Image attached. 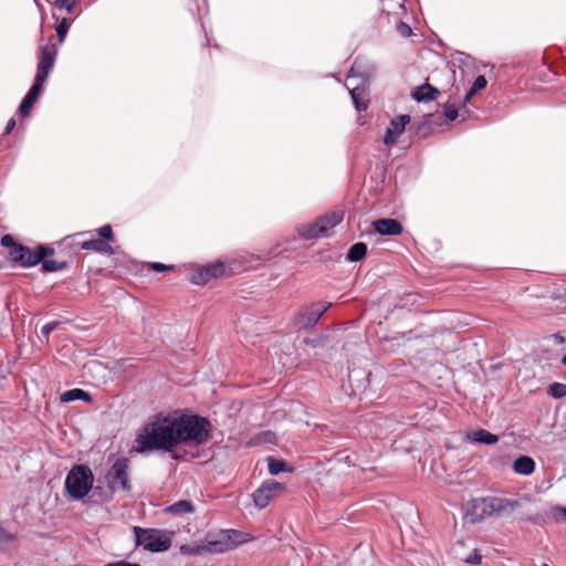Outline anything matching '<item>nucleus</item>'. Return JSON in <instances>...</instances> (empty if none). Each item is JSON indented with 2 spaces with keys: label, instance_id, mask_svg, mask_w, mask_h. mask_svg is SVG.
Segmentation results:
<instances>
[{
  "label": "nucleus",
  "instance_id": "obj_1",
  "mask_svg": "<svg viewBox=\"0 0 566 566\" xmlns=\"http://www.w3.org/2000/svg\"><path fill=\"white\" fill-rule=\"evenodd\" d=\"M176 424L175 411H161L150 416L136 434L135 450L138 453L171 452L177 447Z\"/></svg>",
  "mask_w": 566,
  "mask_h": 566
},
{
  "label": "nucleus",
  "instance_id": "obj_2",
  "mask_svg": "<svg viewBox=\"0 0 566 566\" xmlns=\"http://www.w3.org/2000/svg\"><path fill=\"white\" fill-rule=\"evenodd\" d=\"M175 413L178 430L177 446L182 443L199 446L209 440L211 424L206 418L184 413L180 410H175Z\"/></svg>",
  "mask_w": 566,
  "mask_h": 566
},
{
  "label": "nucleus",
  "instance_id": "obj_3",
  "mask_svg": "<svg viewBox=\"0 0 566 566\" xmlns=\"http://www.w3.org/2000/svg\"><path fill=\"white\" fill-rule=\"evenodd\" d=\"M244 534L234 530H223L213 536H208L205 543L189 551L191 554H220L233 549L243 543Z\"/></svg>",
  "mask_w": 566,
  "mask_h": 566
},
{
  "label": "nucleus",
  "instance_id": "obj_4",
  "mask_svg": "<svg viewBox=\"0 0 566 566\" xmlns=\"http://www.w3.org/2000/svg\"><path fill=\"white\" fill-rule=\"evenodd\" d=\"M94 484V474L85 464L74 465L65 478V490L72 500L84 499Z\"/></svg>",
  "mask_w": 566,
  "mask_h": 566
},
{
  "label": "nucleus",
  "instance_id": "obj_5",
  "mask_svg": "<svg viewBox=\"0 0 566 566\" xmlns=\"http://www.w3.org/2000/svg\"><path fill=\"white\" fill-rule=\"evenodd\" d=\"M343 220L342 211H332L313 223L298 228V234L306 240L319 239L331 235L333 229Z\"/></svg>",
  "mask_w": 566,
  "mask_h": 566
},
{
  "label": "nucleus",
  "instance_id": "obj_6",
  "mask_svg": "<svg viewBox=\"0 0 566 566\" xmlns=\"http://www.w3.org/2000/svg\"><path fill=\"white\" fill-rule=\"evenodd\" d=\"M136 545L149 552H165L171 546L170 537L160 530L134 527Z\"/></svg>",
  "mask_w": 566,
  "mask_h": 566
},
{
  "label": "nucleus",
  "instance_id": "obj_7",
  "mask_svg": "<svg viewBox=\"0 0 566 566\" xmlns=\"http://www.w3.org/2000/svg\"><path fill=\"white\" fill-rule=\"evenodd\" d=\"M129 463L127 458H119L107 471L105 479L112 492H129L132 490L129 482Z\"/></svg>",
  "mask_w": 566,
  "mask_h": 566
},
{
  "label": "nucleus",
  "instance_id": "obj_8",
  "mask_svg": "<svg viewBox=\"0 0 566 566\" xmlns=\"http://www.w3.org/2000/svg\"><path fill=\"white\" fill-rule=\"evenodd\" d=\"M285 490L284 484L275 481L268 480L261 484V486L253 493L254 504L259 509L266 507L270 502L279 497Z\"/></svg>",
  "mask_w": 566,
  "mask_h": 566
},
{
  "label": "nucleus",
  "instance_id": "obj_9",
  "mask_svg": "<svg viewBox=\"0 0 566 566\" xmlns=\"http://www.w3.org/2000/svg\"><path fill=\"white\" fill-rule=\"evenodd\" d=\"M467 517L471 523H480L493 517L491 496L472 499L468 503Z\"/></svg>",
  "mask_w": 566,
  "mask_h": 566
},
{
  "label": "nucleus",
  "instance_id": "obj_10",
  "mask_svg": "<svg viewBox=\"0 0 566 566\" xmlns=\"http://www.w3.org/2000/svg\"><path fill=\"white\" fill-rule=\"evenodd\" d=\"M57 55V48L54 43L45 44L41 50L40 61L36 71V82H45L50 71L54 66L55 57Z\"/></svg>",
  "mask_w": 566,
  "mask_h": 566
},
{
  "label": "nucleus",
  "instance_id": "obj_11",
  "mask_svg": "<svg viewBox=\"0 0 566 566\" xmlns=\"http://www.w3.org/2000/svg\"><path fill=\"white\" fill-rule=\"evenodd\" d=\"M329 306L331 303H315L304 308L296 317V326L298 328L313 327Z\"/></svg>",
  "mask_w": 566,
  "mask_h": 566
},
{
  "label": "nucleus",
  "instance_id": "obj_12",
  "mask_svg": "<svg viewBox=\"0 0 566 566\" xmlns=\"http://www.w3.org/2000/svg\"><path fill=\"white\" fill-rule=\"evenodd\" d=\"M410 122L409 115H400L390 122L386 129L384 143L386 145H395L399 136L403 133L406 125Z\"/></svg>",
  "mask_w": 566,
  "mask_h": 566
},
{
  "label": "nucleus",
  "instance_id": "obj_13",
  "mask_svg": "<svg viewBox=\"0 0 566 566\" xmlns=\"http://www.w3.org/2000/svg\"><path fill=\"white\" fill-rule=\"evenodd\" d=\"M491 503L493 517L509 515L521 506L518 501L501 496H491Z\"/></svg>",
  "mask_w": 566,
  "mask_h": 566
},
{
  "label": "nucleus",
  "instance_id": "obj_14",
  "mask_svg": "<svg viewBox=\"0 0 566 566\" xmlns=\"http://www.w3.org/2000/svg\"><path fill=\"white\" fill-rule=\"evenodd\" d=\"M373 228L380 235H398L402 232L400 222L389 218L374 221Z\"/></svg>",
  "mask_w": 566,
  "mask_h": 566
},
{
  "label": "nucleus",
  "instance_id": "obj_15",
  "mask_svg": "<svg viewBox=\"0 0 566 566\" xmlns=\"http://www.w3.org/2000/svg\"><path fill=\"white\" fill-rule=\"evenodd\" d=\"M43 84H44V82H36V78H34V83H33L32 87L30 88L29 93L23 98V101L19 107V113L22 116H24V117L29 116L34 103L38 101L39 96L41 95Z\"/></svg>",
  "mask_w": 566,
  "mask_h": 566
},
{
  "label": "nucleus",
  "instance_id": "obj_16",
  "mask_svg": "<svg viewBox=\"0 0 566 566\" xmlns=\"http://www.w3.org/2000/svg\"><path fill=\"white\" fill-rule=\"evenodd\" d=\"M48 254H53V250L44 248L43 245H39L35 250L25 248V253H23V259L20 260V264L23 266L35 265Z\"/></svg>",
  "mask_w": 566,
  "mask_h": 566
},
{
  "label": "nucleus",
  "instance_id": "obj_17",
  "mask_svg": "<svg viewBox=\"0 0 566 566\" xmlns=\"http://www.w3.org/2000/svg\"><path fill=\"white\" fill-rule=\"evenodd\" d=\"M440 92L428 83L417 86L411 96L418 102L433 101L438 97Z\"/></svg>",
  "mask_w": 566,
  "mask_h": 566
},
{
  "label": "nucleus",
  "instance_id": "obj_18",
  "mask_svg": "<svg viewBox=\"0 0 566 566\" xmlns=\"http://www.w3.org/2000/svg\"><path fill=\"white\" fill-rule=\"evenodd\" d=\"M83 250H93L98 253L114 254L115 251L108 242L102 239H92L81 243Z\"/></svg>",
  "mask_w": 566,
  "mask_h": 566
},
{
  "label": "nucleus",
  "instance_id": "obj_19",
  "mask_svg": "<svg viewBox=\"0 0 566 566\" xmlns=\"http://www.w3.org/2000/svg\"><path fill=\"white\" fill-rule=\"evenodd\" d=\"M513 470L521 475H530L535 470V462L531 457L521 455L513 462Z\"/></svg>",
  "mask_w": 566,
  "mask_h": 566
},
{
  "label": "nucleus",
  "instance_id": "obj_20",
  "mask_svg": "<svg viewBox=\"0 0 566 566\" xmlns=\"http://www.w3.org/2000/svg\"><path fill=\"white\" fill-rule=\"evenodd\" d=\"M468 438L475 443L494 444L499 437L486 430L480 429L468 434Z\"/></svg>",
  "mask_w": 566,
  "mask_h": 566
},
{
  "label": "nucleus",
  "instance_id": "obj_21",
  "mask_svg": "<svg viewBox=\"0 0 566 566\" xmlns=\"http://www.w3.org/2000/svg\"><path fill=\"white\" fill-rule=\"evenodd\" d=\"M350 95L357 111H364L367 108L368 99L366 98L364 88L354 87L350 90Z\"/></svg>",
  "mask_w": 566,
  "mask_h": 566
},
{
  "label": "nucleus",
  "instance_id": "obj_22",
  "mask_svg": "<svg viewBox=\"0 0 566 566\" xmlns=\"http://www.w3.org/2000/svg\"><path fill=\"white\" fill-rule=\"evenodd\" d=\"M77 399L88 401L91 399V396L87 391H84L78 388L67 390L61 396V400L63 402H69V401L77 400Z\"/></svg>",
  "mask_w": 566,
  "mask_h": 566
},
{
  "label": "nucleus",
  "instance_id": "obj_23",
  "mask_svg": "<svg viewBox=\"0 0 566 566\" xmlns=\"http://www.w3.org/2000/svg\"><path fill=\"white\" fill-rule=\"evenodd\" d=\"M367 252V245L363 242L355 243L348 251L347 259L352 262L360 261Z\"/></svg>",
  "mask_w": 566,
  "mask_h": 566
},
{
  "label": "nucleus",
  "instance_id": "obj_24",
  "mask_svg": "<svg viewBox=\"0 0 566 566\" xmlns=\"http://www.w3.org/2000/svg\"><path fill=\"white\" fill-rule=\"evenodd\" d=\"M167 512L172 514H188L193 512V505L189 501H178L167 507Z\"/></svg>",
  "mask_w": 566,
  "mask_h": 566
},
{
  "label": "nucleus",
  "instance_id": "obj_25",
  "mask_svg": "<svg viewBox=\"0 0 566 566\" xmlns=\"http://www.w3.org/2000/svg\"><path fill=\"white\" fill-rule=\"evenodd\" d=\"M224 265L223 263L220 262L212 263L206 266V275H209L210 280L222 276L224 274Z\"/></svg>",
  "mask_w": 566,
  "mask_h": 566
},
{
  "label": "nucleus",
  "instance_id": "obj_26",
  "mask_svg": "<svg viewBox=\"0 0 566 566\" xmlns=\"http://www.w3.org/2000/svg\"><path fill=\"white\" fill-rule=\"evenodd\" d=\"M70 21L66 18H63L59 25L56 27V35L60 43H63L65 40V36L70 29Z\"/></svg>",
  "mask_w": 566,
  "mask_h": 566
},
{
  "label": "nucleus",
  "instance_id": "obj_27",
  "mask_svg": "<svg viewBox=\"0 0 566 566\" xmlns=\"http://www.w3.org/2000/svg\"><path fill=\"white\" fill-rule=\"evenodd\" d=\"M66 266V262H59L55 260H44L42 263V270L44 272H54L62 270Z\"/></svg>",
  "mask_w": 566,
  "mask_h": 566
},
{
  "label": "nucleus",
  "instance_id": "obj_28",
  "mask_svg": "<svg viewBox=\"0 0 566 566\" xmlns=\"http://www.w3.org/2000/svg\"><path fill=\"white\" fill-rule=\"evenodd\" d=\"M206 266H203L191 275L190 281L197 285L206 284L210 281L209 275H206Z\"/></svg>",
  "mask_w": 566,
  "mask_h": 566
},
{
  "label": "nucleus",
  "instance_id": "obj_29",
  "mask_svg": "<svg viewBox=\"0 0 566 566\" xmlns=\"http://www.w3.org/2000/svg\"><path fill=\"white\" fill-rule=\"evenodd\" d=\"M23 253H25V247L23 245H19V244H15L10 251H9V255H10V259L14 262V263H20V260L23 259Z\"/></svg>",
  "mask_w": 566,
  "mask_h": 566
},
{
  "label": "nucleus",
  "instance_id": "obj_30",
  "mask_svg": "<svg viewBox=\"0 0 566 566\" xmlns=\"http://www.w3.org/2000/svg\"><path fill=\"white\" fill-rule=\"evenodd\" d=\"M549 394L555 398H563L566 396V385L554 382L549 386Z\"/></svg>",
  "mask_w": 566,
  "mask_h": 566
},
{
  "label": "nucleus",
  "instance_id": "obj_31",
  "mask_svg": "<svg viewBox=\"0 0 566 566\" xmlns=\"http://www.w3.org/2000/svg\"><path fill=\"white\" fill-rule=\"evenodd\" d=\"M285 470V462L275 459H269V472L276 475Z\"/></svg>",
  "mask_w": 566,
  "mask_h": 566
},
{
  "label": "nucleus",
  "instance_id": "obj_32",
  "mask_svg": "<svg viewBox=\"0 0 566 566\" xmlns=\"http://www.w3.org/2000/svg\"><path fill=\"white\" fill-rule=\"evenodd\" d=\"M97 234L101 237L102 240L105 242L114 241V233L113 229L109 224H105L96 230Z\"/></svg>",
  "mask_w": 566,
  "mask_h": 566
},
{
  "label": "nucleus",
  "instance_id": "obj_33",
  "mask_svg": "<svg viewBox=\"0 0 566 566\" xmlns=\"http://www.w3.org/2000/svg\"><path fill=\"white\" fill-rule=\"evenodd\" d=\"M13 541V536L0 527V552L6 549Z\"/></svg>",
  "mask_w": 566,
  "mask_h": 566
},
{
  "label": "nucleus",
  "instance_id": "obj_34",
  "mask_svg": "<svg viewBox=\"0 0 566 566\" xmlns=\"http://www.w3.org/2000/svg\"><path fill=\"white\" fill-rule=\"evenodd\" d=\"M551 515L556 522L564 521L566 520V507L554 506L551 511Z\"/></svg>",
  "mask_w": 566,
  "mask_h": 566
},
{
  "label": "nucleus",
  "instance_id": "obj_35",
  "mask_svg": "<svg viewBox=\"0 0 566 566\" xmlns=\"http://www.w3.org/2000/svg\"><path fill=\"white\" fill-rule=\"evenodd\" d=\"M482 556L479 554V552L475 549L473 551L468 557H465V563L471 565H478L481 563Z\"/></svg>",
  "mask_w": 566,
  "mask_h": 566
},
{
  "label": "nucleus",
  "instance_id": "obj_36",
  "mask_svg": "<svg viewBox=\"0 0 566 566\" xmlns=\"http://www.w3.org/2000/svg\"><path fill=\"white\" fill-rule=\"evenodd\" d=\"M488 82L483 75H479L473 83V92H479L486 86Z\"/></svg>",
  "mask_w": 566,
  "mask_h": 566
},
{
  "label": "nucleus",
  "instance_id": "obj_37",
  "mask_svg": "<svg viewBox=\"0 0 566 566\" xmlns=\"http://www.w3.org/2000/svg\"><path fill=\"white\" fill-rule=\"evenodd\" d=\"M444 115L449 120H454L458 117V109L453 105H446Z\"/></svg>",
  "mask_w": 566,
  "mask_h": 566
},
{
  "label": "nucleus",
  "instance_id": "obj_38",
  "mask_svg": "<svg viewBox=\"0 0 566 566\" xmlns=\"http://www.w3.org/2000/svg\"><path fill=\"white\" fill-rule=\"evenodd\" d=\"M55 3L56 6H59L60 8H64L66 9L69 12L72 11L73 7H74V0H55Z\"/></svg>",
  "mask_w": 566,
  "mask_h": 566
},
{
  "label": "nucleus",
  "instance_id": "obj_39",
  "mask_svg": "<svg viewBox=\"0 0 566 566\" xmlns=\"http://www.w3.org/2000/svg\"><path fill=\"white\" fill-rule=\"evenodd\" d=\"M57 326V323L56 322H51V323H48L45 324L42 329H41V333L48 338L50 333L52 331L55 329V327Z\"/></svg>",
  "mask_w": 566,
  "mask_h": 566
},
{
  "label": "nucleus",
  "instance_id": "obj_40",
  "mask_svg": "<svg viewBox=\"0 0 566 566\" xmlns=\"http://www.w3.org/2000/svg\"><path fill=\"white\" fill-rule=\"evenodd\" d=\"M1 244L3 247L9 248L10 250L15 245L13 238L11 235H3L1 239Z\"/></svg>",
  "mask_w": 566,
  "mask_h": 566
},
{
  "label": "nucleus",
  "instance_id": "obj_41",
  "mask_svg": "<svg viewBox=\"0 0 566 566\" xmlns=\"http://www.w3.org/2000/svg\"><path fill=\"white\" fill-rule=\"evenodd\" d=\"M150 268L153 270H155L156 272H161V271H166V270L172 269V266H170V265H165V264L158 263V262L150 263Z\"/></svg>",
  "mask_w": 566,
  "mask_h": 566
},
{
  "label": "nucleus",
  "instance_id": "obj_42",
  "mask_svg": "<svg viewBox=\"0 0 566 566\" xmlns=\"http://www.w3.org/2000/svg\"><path fill=\"white\" fill-rule=\"evenodd\" d=\"M398 30L399 32L403 35V36H408L410 35L411 33V29L408 24L401 22L399 25H398Z\"/></svg>",
  "mask_w": 566,
  "mask_h": 566
},
{
  "label": "nucleus",
  "instance_id": "obj_43",
  "mask_svg": "<svg viewBox=\"0 0 566 566\" xmlns=\"http://www.w3.org/2000/svg\"><path fill=\"white\" fill-rule=\"evenodd\" d=\"M104 566H140V565L137 564V563H129V562H126V560H118V562H115V563L106 564Z\"/></svg>",
  "mask_w": 566,
  "mask_h": 566
},
{
  "label": "nucleus",
  "instance_id": "obj_44",
  "mask_svg": "<svg viewBox=\"0 0 566 566\" xmlns=\"http://www.w3.org/2000/svg\"><path fill=\"white\" fill-rule=\"evenodd\" d=\"M304 343L310 345V346H312V347H316V346L322 344V338L321 337H315V338H312V339L305 338Z\"/></svg>",
  "mask_w": 566,
  "mask_h": 566
},
{
  "label": "nucleus",
  "instance_id": "obj_45",
  "mask_svg": "<svg viewBox=\"0 0 566 566\" xmlns=\"http://www.w3.org/2000/svg\"><path fill=\"white\" fill-rule=\"evenodd\" d=\"M14 126H15V120L13 118H11L6 126V129H4L6 134H10L12 132V129L14 128Z\"/></svg>",
  "mask_w": 566,
  "mask_h": 566
},
{
  "label": "nucleus",
  "instance_id": "obj_46",
  "mask_svg": "<svg viewBox=\"0 0 566 566\" xmlns=\"http://www.w3.org/2000/svg\"><path fill=\"white\" fill-rule=\"evenodd\" d=\"M476 92H473V86L469 90L467 95L464 96V103L469 102L470 98L475 94Z\"/></svg>",
  "mask_w": 566,
  "mask_h": 566
},
{
  "label": "nucleus",
  "instance_id": "obj_47",
  "mask_svg": "<svg viewBox=\"0 0 566 566\" xmlns=\"http://www.w3.org/2000/svg\"><path fill=\"white\" fill-rule=\"evenodd\" d=\"M562 361H563L564 365H566V355L563 356Z\"/></svg>",
  "mask_w": 566,
  "mask_h": 566
},
{
  "label": "nucleus",
  "instance_id": "obj_48",
  "mask_svg": "<svg viewBox=\"0 0 566 566\" xmlns=\"http://www.w3.org/2000/svg\"><path fill=\"white\" fill-rule=\"evenodd\" d=\"M542 566H549V565H547V564H543Z\"/></svg>",
  "mask_w": 566,
  "mask_h": 566
}]
</instances>
